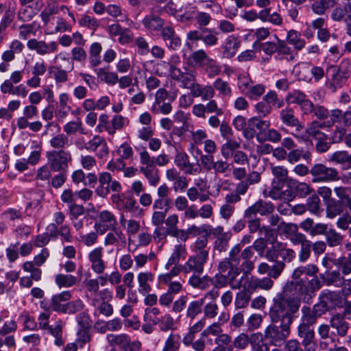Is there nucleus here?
<instances>
[{"label":"nucleus","instance_id":"nucleus-1","mask_svg":"<svg viewBox=\"0 0 351 351\" xmlns=\"http://www.w3.org/2000/svg\"><path fill=\"white\" fill-rule=\"evenodd\" d=\"M300 306V299L295 297L278 296L270 308L269 316L272 323H279L291 327Z\"/></svg>","mask_w":351,"mask_h":351},{"label":"nucleus","instance_id":"nucleus-2","mask_svg":"<svg viewBox=\"0 0 351 351\" xmlns=\"http://www.w3.org/2000/svg\"><path fill=\"white\" fill-rule=\"evenodd\" d=\"M317 271V267L313 265L300 266L295 269L291 275L292 280L286 283L284 291L292 293L297 297H301L307 291L306 287L307 278L303 276H314Z\"/></svg>","mask_w":351,"mask_h":351},{"label":"nucleus","instance_id":"nucleus-3","mask_svg":"<svg viewBox=\"0 0 351 351\" xmlns=\"http://www.w3.org/2000/svg\"><path fill=\"white\" fill-rule=\"evenodd\" d=\"M277 323L270 324L266 327L262 335L263 339L267 341L270 345L274 346H281L286 342V339L290 335L291 327Z\"/></svg>","mask_w":351,"mask_h":351},{"label":"nucleus","instance_id":"nucleus-4","mask_svg":"<svg viewBox=\"0 0 351 351\" xmlns=\"http://www.w3.org/2000/svg\"><path fill=\"white\" fill-rule=\"evenodd\" d=\"M262 341L263 337L261 332L252 333L251 335L241 332L234 339L232 345L234 348L242 350L247 349L251 345L254 351H269L267 343L260 346V342Z\"/></svg>","mask_w":351,"mask_h":351},{"label":"nucleus","instance_id":"nucleus-5","mask_svg":"<svg viewBox=\"0 0 351 351\" xmlns=\"http://www.w3.org/2000/svg\"><path fill=\"white\" fill-rule=\"evenodd\" d=\"M195 247L197 254L190 257L184 265L183 271L184 273L201 274L203 271L204 265L208 259V251L206 250L204 243H196Z\"/></svg>","mask_w":351,"mask_h":351},{"label":"nucleus","instance_id":"nucleus-6","mask_svg":"<svg viewBox=\"0 0 351 351\" xmlns=\"http://www.w3.org/2000/svg\"><path fill=\"white\" fill-rule=\"evenodd\" d=\"M240 274V269L238 267L232 269L230 271L217 273L213 278V285L215 288H223L229 285L232 289H239L242 286L243 278L237 279Z\"/></svg>","mask_w":351,"mask_h":351},{"label":"nucleus","instance_id":"nucleus-7","mask_svg":"<svg viewBox=\"0 0 351 351\" xmlns=\"http://www.w3.org/2000/svg\"><path fill=\"white\" fill-rule=\"evenodd\" d=\"M313 182H328L340 179L338 171L333 167H326L322 163L315 164L310 169Z\"/></svg>","mask_w":351,"mask_h":351},{"label":"nucleus","instance_id":"nucleus-8","mask_svg":"<svg viewBox=\"0 0 351 351\" xmlns=\"http://www.w3.org/2000/svg\"><path fill=\"white\" fill-rule=\"evenodd\" d=\"M50 168L53 171H60L67 167L68 162L71 160L69 152L61 150H53L47 152Z\"/></svg>","mask_w":351,"mask_h":351},{"label":"nucleus","instance_id":"nucleus-9","mask_svg":"<svg viewBox=\"0 0 351 351\" xmlns=\"http://www.w3.org/2000/svg\"><path fill=\"white\" fill-rule=\"evenodd\" d=\"M324 128H327L324 121L321 122L315 120L311 121L307 125L304 134H300V132H299L297 133H292V135L298 141H308L309 137H312L315 140L320 139L326 135L325 133L321 132V130Z\"/></svg>","mask_w":351,"mask_h":351},{"label":"nucleus","instance_id":"nucleus-10","mask_svg":"<svg viewBox=\"0 0 351 351\" xmlns=\"http://www.w3.org/2000/svg\"><path fill=\"white\" fill-rule=\"evenodd\" d=\"M161 11L162 8L158 6L152 7L150 9L149 14L143 18L142 24L147 31H161V29L164 27V20L158 14H157V13H160Z\"/></svg>","mask_w":351,"mask_h":351},{"label":"nucleus","instance_id":"nucleus-11","mask_svg":"<svg viewBox=\"0 0 351 351\" xmlns=\"http://www.w3.org/2000/svg\"><path fill=\"white\" fill-rule=\"evenodd\" d=\"M88 152H93L99 159H106L109 154V147L104 136L95 135L89 140Z\"/></svg>","mask_w":351,"mask_h":351},{"label":"nucleus","instance_id":"nucleus-12","mask_svg":"<svg viewBox=\"0 0 351 351\" xmlns=\"http://www.w3.org/2000/svg\"><path fill=\"white\" fill-rule=\"evenodd\" d=\"M285 101L288 104L300 106L304 114L311 107V101L308 99L307 95L303 91L299 89H293L289 92L286 95Z\"/></svg>","mask_w":351,"mask_h":351},{"label":"nucleus","instance_id":"nucleus-13","mask_svg":"<svg viewBox=\"0 0 351 351\" xmlns=\"http://www.w3.org/2000/svg\"><path fill=\"white\" fill-rule=\"evenodd\" d=\"M298 335L302 339V345L304 346L305 351H315V332L310 326L300 324L298 327Z\"/></svg>","mask_w":351,"mask_h":351},{"label":"nucleus","instance_id":"nucleus-14","mask_svg":"<svg viewBox=\"0 0 351 351\" xmlns=\"http://www.w3.org/2000/svg\"><path fill=\"white\" fill-rule=\"evenodd\" d=\"M274 210L275 206L271 202L259 199L245 210V217L252 219L257 213L261 215H269L274 213Z\"/></svg>","mask_w":351,"mask_h":351},{"label":"nucleus","instance_id":"nucleus-15","mask_svg":"<svg viewBox=\"0 0 351 351\" xmlns=\"http://www.w3.org/2000/svg\"><path fill=\"white\" fill-rule=\"evenodd\" d=\"M160 36L166 46L172 50H178L182 45L180 36L176 34L172 26L164 27L160 32Z\"/></svg>","mask_w":351,"mask_h":351},{"label":"nucleus","instance_id":"nucleus-16","mask_svg":"<svg viewBox=\"0 0 351 351\" xmlns=\"http://www.w3.org/2000/svg\"><path fill=\"white\" fill-rule=\"evenodd\" d=\"M106 338L109 343L119 345L125 351H134L135 348L141 347L140 342H131L130 337L126 334H108Z\"/></svg>","mask_w":351,"mask_h":351},{"label":"nucleus","instance_id":"nucleus-17","mask_svg":"<svg viewBox=\"0 0 351 351\" xmlns=\"http://www.w3.org/2000/svg\"><path fill=\"white\" fill-rule=\"evenodd\" d=\"M27 45L30 50H35L40 56L53 53L57 51L58 47L56 41L47 44L45 41L38 40L35 38L29 40Z\"/></svg>","mask_w":351,"mask_h":351},{"label":"nucleus","instance_id":"nucleus-18","mask_svg":"<svg viewBox=\"0 0 351 351\" xmlns=\"http://www.w3.org/2000/svg\"><path fill=\"white\" fill-rule=\"evenodd\" d=\"M276 93L274 90H269L265 94L262 101H258L254 106L255 111L259 117H265L271 112V102L276 101Z\"/></svg>","mask_w":351,"mask_h":351},{"label":"nucleus","instance_id":"nucleus-19","mask_svg":"<svg viewBox=\"0 0 351 351\" xmlns=\"http://www.w3.org/2000/svg\"><path fill=\"white\" fill-rule=\"evenodd\" d=\"M280 119L282 123L287 126L295 127V133L304 129V125L295 115L293 109L290 107H287L280 110Z\"/></svg>","mask_w":351,"mask_h":351},{"label":"nucleus","instance_id":"nucleus-20","mask_svg":"<svg viewBox=\"0 0 351 351\" xmlns=\"http://www.w3.org/2000/svg\"><path fill=\"white\" fill-rule=\"evenodd\" d=\"M175 162L186 174L194 175L201 172L200 166L189 162V156L186 153H178L176 156Z\"/></svg>","mask_w":351,"mask_h":351},{"label":"nucleus","instance_id":"nucleus-21","mask_svg":"<svg viewBox=\"0 0 351 351\" xmlns=\"http://www.w3.org/2000/svg\"><path fill=\"white\" fill-rule=\"evenodd\" d=\"M278 230L281 234H285L287 239L291 241H307L305 236L298 232V226L295 223L281 222Z\"/></svg>","mask_w":351,"mask_h":351},{"label":"nucleus","instance_id":"nucleus-22","mask_svg":"<svg viewBox=\"0 0 351 351\" xmlns=\"http://www.w3.org/2000/svg\"><path fill=\"white\" fill-rule=\"evenodd\" d=\"M330 326L335 330V332H332L333 335H336L341 337H345L349 329V323L346 322L343 315L340 313H336L330 319Z\"/></svg>","mask_w":351,"mask_h":351},{"label":"nucleus","instance_id":"nucleus-23","mask_svg":"<svg viewBox=\"0 0 351 351\" xmlns=\"http://www.w3.org/2000/svg\"><path fill=\"white\" fill-rule=\"evenodd\" d=\"M249 221V229L251 233H254L256 231H258L259 234H265V238L259 237L255 239V241H264L265 239L267 241H270L271 239H276V233L274 230H271L269 227H263L260 228V221L259 219H250Z\"/></svg>","mask_w":351,"mask_h":351},{"label":"nucleus","instance_id":"nucleus-24","mask_svg":"<svg viewBox=\"0 0 351 351\" xmlns=\"http://www.w3.org/2000/svg\"><path fill=\"white\" fill-rule=\"evenodd\" d=\"M270 246L265 243H258L254 246L256 251L259 252L260 255L264 256L269 261H276L279 258L280 243H269Z\"/></svg>","mask_w":351,"mask_h":351},{"label":"nucleus","instance_id":"nucleus-25","mask_svg":"<svg viewBox=\"0 0 351 351\" xmlns=\"http://www.w3.org/2000/svg\"><path fill=\"white\" fill-rule=\"evenodd\" d=\"M98 222L95 228L97 233L104 234L106 229L112 228L116 224V219L113 214L108 210L101 211L98 216Z\"/></svg>","mask_w":351,"mask_h":351},{"label":"nucleus","instance_id":"nucleus-26","mask_svg":"<svg viewBox=\"0 0 351 351\" xmlns=\"http://www.w3.org/2000/svg\"><path fill=\"white\" fill-rule=\"evenodd\" d=\"M319 298L324 301L329 310L343 308L342 298L335 291H324L320 293Z\"/></svg>","mask_w":351,"mask_h":351},{"label":"nucleus","instance_id":"nucleus-27","mask_svg":"<svg viewBox=\"0 0 351 351\" xmlns=\"http://www.w3.org/2000/svg\"><path fill=\"white\" fill-rule=\"evenodd\" d=\"M69 11V8L66 5L59 6L56 0H47V4L44 10L40 13V17L45 25H47L50 21V16L58 13L59 10Z\"/></svg>","mask_w":351,"mask_h":351},{"label":"nucleus","instance_id":"nucleus-28","mask_svg":"<svg viewBox=\"0 0 351 351\" xmlns=\"http://www.w3.org/2000/svg\"><path fill=\"white\" fill-rule=\"evenodd\" d=\"M274 284V281L269 276L263 278L252 276L249 279L247 286L249 291L253 293L258 289L268 291L273 287Z\"/></svg>","mask_w":351,"mask_h":351},{"label":"nucleus","instance_id":"nucleus-29","mask_svg":"<svg viewBox=\"0 0 351 351\" xmlns=\"http://www.w3.org/2000/svg\"><path fill=\"white\" fill-rule=\"evenodd\" d=\"M154 280V275L150 271L140 272L137 275V282L138 283V292L141 294L145 295L152 291L151 284Z\"/></svg>","mask_w":351,"mask_h":351},{"label":"nucleus","instance_id":"nucleus-30","mask_svg":"<svg viewBox=\"0 0 351 351\" xmlns=\"http://www.w3.org/2000/svg\"><path fill=\"white\" fill-rule=\"evenodd\" d=\"M46 234L48 237V240L60 239L66 241H69L71 239V234L69 228L66 226H62L59 230H57V227L55 223H51L47 228Z\"/></svg>","mask_w":351,"mask_h":351},{"label":"nucleus","instance_id":"nucleus-31","mask_svg":"<svg viewBox=\"0 0 351 351\" xmlns=\"http://www.w3.org/2000/svg\"><path fill=\"white\" fill-rule=\"evenodd\" d=\"M171 250V254L165 265L166 269H169L173 265L178 264L180 259H184L186 256L187 252L184 244H176L173 245Z\"/></svg>","mask_w":351,"mask_h":351},{"label":"nucleus","instance_id":"nucleus-32","mask_svg":"<svg viewBox=\"0 0 351 351\" xmlns=\"http://www.w3.org/2000/svg\"><path fill=\"white\" fill-rule=\"evenodd\" d=\"M99 185L95 190V193L101 197H106L110 193V186L112 180L110 173L103 172L98 178Z\"/></svg>","mask_w":351,"mask_h":351},{"label":"nucleus","instance_id":"nucleus-33","mask_svg":"<svg viewBox=\"0 0 351 351\" xmlns=\"http://www.w3.org/2000/svg\"><path fill=\"white\" fill-rule=\"evenodd\" d=\"M0 90L3 94H10L12 95L21 96L22 97H25L28 93L27 89L23 84L14 86L8 81H4L1 84Z\"/></svg>","mask_w":351,"mask_h":351},{"label":"nucleus","instance_id":"nucleus-34","mask_svg":"<svg viewBox=\"0 0 351 351\" xmlns=\"http://www.w3.org/2000/svg\"><path fill=\"white\" fill-rule=\"evenodd\" d=\"M206 325L205 318H202L194 323L189 328L188 332L183 337L182 343L185 346H189L195 339V335L202 331Z\"/></svg>","mask_w":351,"mask_h":351},{"label":"nucleus","instance_id":"nucleus-35","mask_svg":"<svg viewBox=\"0 0 351 351\" xmlns=\"http://www.w3.org/2000/svg\"><path fill=\"white\" fill-rule=\"evenodd\" d=\"M326 206V215L329 219H335L343 212V204L335 199H329Z\"/></svg>","mask_w":351,"mask_h":351},{"label":"nucleus","instance_id":"nucleus-36","mask_svg":"<svg viewBox=\"0 0 351 351\" xmlns=\"http://www.w3.org/2000/svg\"><path fill=\"white\" fill-rule=\"evenodd\" d=\"M210 59V57L202 49L192 52L189 57L191 64L197 68H202Z\"/></svg>","mask_w":351,"mask_h":351},{"label":"nucleus","instance_id":"nucleus-37","mask_svg":"<svg viewBox=\"0 0 351 351\" xmlns=\"http://www.w3.org/2000/svg\"><path fill=\"white\" fill-rule=\"evenodd\" d=\"M311 152L308 150H305L303 147L294 148L288 152L287 161L291 164H295L304 159L309 160L311 159Z\"/></svg>","mask_w":351,"mask_h":351},{"label":"nucleus","instance_id":"nucleus-38","mask_svg":"<svg viewBox=\"0 0 351 351\" xmlns=\"http://www.w3.org/2000/svg\"><path fill=\"white\" fill-rule=\"evenodd\" d=\"M335 3V0H314L311 8L315 14L323 15L328 10L333 8Z\"/></svg>","mask_w":351,"mask_h":351},{"label":"nucleus","instance_id":"nucleus-39","mask_svg":"<svg viewBox=\"0 0 351 351\" xmlns=\"http://www.w3.org/2000/svg\"><path fill=\"white\" fill-rule=\"evenodd\" d=\"M332 70L333 71V74L331 82L327 85V87L331 93H335L338 88H340L346 84L348 76L341 73L337 71H335L332 68Z\"/></svg>","mask_w":351,"mask_h":351},{"label":"nucleus","instance_id":"nucleus-40","mask_svg":"<svg viewBox=\"0 0 351 351\" xmlns=\"http://www.w3.org/2000/svg\"><path fill=\"white\" fill-rule=\"evenodd\" d=\"M240 45L239 40L232 36L227 38L223 47V55L227 58H232L237 53Z\"/></svg>","mask_w":351,"mask_h":351},{"label":"nucleus","instance_id":"nucleus-41","mask_svg":"<svg viewBox=\"0 0 351 351\" xmlns=\"http://www.w3.org/2000/svg\"><path fill=\"white\" fill-rule=\"evenodd\" d=\"M301 34L296 30L291 29L287 32L286 40L288 43L292 45L295 49L300 51L304 48L306 42L300 38Z\"/></svg>","mask_w":351,"mask_h":351},{"label":"nucleus","instance_id":"nucleus-42","mask_svg":"<svg viewBox=\"0 0 351 351\" xmlns=\"http://www.w3.org/2000/svg\"><path fill=\"white\" fill-rule=\"evenodd\" d=\"M240 143L234 139L228 140L221 147V156L225 159L230 158L233 156L235 151L240 147Z\"/></svg>","mask_w":351,"mask_h":351},{"label":"nucleus","instance_id":"nucleus-43","mask_svg":"<svg viewBox=\"0 0 351 351\" xmlns=\"http://www.w3.org/2000/svg\"><path fill=\"white\" fill-rule=\"evenodd\" d=\"M252 292L249 291L247 286L245 289L239 291L235 298L234 305L237 308H244L247 306Z\"/></svg>","mask_w":351,"mask_h":351},{"label":"nucleus","instance_id":"nucleus-44","mask_svg":"<svg viewBox=\"0 0 351 351\" xmlns=\"http://www.w3.org/2000/svg\"><path fill=\"white\" fill-rule=\"evenodd\" d=\"M204 302L203 298L191 302L187 306L186 316L191 320L194 319L202 313Z\"/></svg>","mask_w":351,"mask_h":351},{"label":"nucleus","instance_id":"nucleus-45","mask_svg":"<svg viewBox=\"0 0 351 351\" xmlns=\"http://www.w3.org/2000/svg\"><path fill=\"white\" fill-rule=\"evenodd\" d=\"M275 38L277 41V50L276 53L279 56H287V60H293L295 59V54L291 48L283 40H280L276 35Z\"/></svg>","mask_w":351,"mask_h":351},{"label":"nucleus","instance_id":"nucleus-46","mask_svg":"<svg viewBox=\"0 0 351 351\" xmlns=\"http://www.w3.org/2000/svg\"><path fill=\"white\" fill-rule=\"evenodd\" d=\"M320 199L317 194H313L306 200V209L312 214L319 216L322 212Z\"/></svg>","mask_w":351,"mask_h":351},{"label":"nucleus","instance_id":"nucleus-47","mask_svg":"<svg viewBox=\"0 0 351 351\" xmlns=\"http://www.w3.org/2000/svg\"><path fill=\"white\" fill-rule=\"evenodd\" d=\"M56 285L59 287H71L77 282V278L71 274H59L55 279Z\"/></svg>","mask_w":351,"mask_h":351},{"label":"nucleus","instance_id":"nucleus-48","mask_svg":"<svg viewBox=\"0 0 351 351\" xmlns=\"http://www.w3.org/2000/svg\"><path fill=\"white\" fill-rule=\"evenodd\" d=\"M49 73L53 74L56 83H64L68 80V71L62 69V64L49 67Z\"/></svg>","mask_w":351,"mask_h":351},{"label":"nucleus","instance_id":"nucleus-49","mask_svg":"<svg viewBox=\"0 0 351 351\" xmlns=\"http://www.w3.org/2000/svg\"><path fill=\"white\" fill-rule=\"evenodd\" d=\"M208 77L213 78L221 72V67L217 61L212 58L202 67Z\"/></svg>","mask_w":351,"mask_h":351},{"label":"nucleus","instance_id":"nucleus-50","mask_svg":"<svg viewBox=\"0 0 351 351\" xmlns=\"http://www.w3.org/2000/svg\"><path fill=\"white\" fill-rule=\"evenodd\" d=\"M173 98L169 99L168 101H161L158 103H153L150 110L154 114H169L172 111V106L171 102Z\"/></svg>","mask_w":351,"mask_h":351},{"label":"nucleus","instance_id":"nucleus-51","mask_svg":"<svg viewBox=\"0 0 351 351\" xmlns=\"http://www.w3.org/2000/svg\"><path fill=\"white\" fill-rule=\"evenodd\" d=\"M311 113H313L317 119L324 121L328 119L330 115V112L326 108L320 105H314L312 101L311 107H310L308 111H306L304 114H309Z\"/></svg>","mask_w":351,"mask_h":351},{"label":"nucleus","instance_id":"nucleus-52","mask_svg":"<svg viewBox=\"0 0 351 351\" xmlns=\"http://www.w3.org/2000/svg\"><path fill=\"white\" fill-rule=\"evenodd\" d=\"M140 171L146 177L150 185L155 186L159 182L160 178L158 175V171L154 169V165L141 167Z\"/></svg>","mask_w":351,"mask_h":351},{"label":"nucleus","instance_id":"nucleus-53","mask_svg":"<svg viewBox=\"0 0 351 351\" xmlns=\"http://www.w3.org/2000/svg\"><path fill=\"white\" fill-rule=\"evenodd\" d=\"M265 86L262 84H252L245 95L252 100H258L265 92Z\"/></svg>","mask_w":351,"mask_h":351},{"label":"nucleus","instance_id":"nucleus-54","mask_svg":"<svg viewBox=\"0 0 351 351\" xmlns=\"http://www.w3.org/2000/svg\"><path fill=\"white\" fill-rule=\"evenodd\" d=\"M326 285H334L337 287H341L345 282V278L341 275L339 271H332L329 272L325 279Z\"/></svg>","mask_w":351,"mask_h":351},{"label":"nucleus","instance_id":"nucleus-55","mask_svg":"<svg viewBox=\"0 0 351 351\" xmlns=\"http://www.w3.org/2000/svg\"><path fill=\"white\" fill-rule=\"evenodd\" d=\"M63 130L68 135L74 134L77 132H80L81 134H85L84 130L82 127V122L80 119L66 123L64 125Z\"/></svg>","mask_w":351,"mask_h":351},{"label":"nucleus","instance_id":"nucleus-56","mask_svg":"<svg viewBox=\"0 0 351 351\" xmlns=\"http://www.w3.org/2000/svg\"><path fill=\"white\" fill-rule=\"evenodd\" d=\"M271 173L274 176L272 181L284 184L287 179L288 171L282 166L271 167Z\"/></svg>","mask_w":351,"mask_h":351},{"label":"nucleus","instance_id":"nucleus-57","mask_svg":"<svg viewBox=\"0 0 351 351\" xmlns=\"http://www.w3.org/2000/svg\"><path fill=\"white\" fill-rule=\"evenodd\" d=\"M159 328L162 332L174 329L175 321L170 314L166 313L158 319Z\"/></svg>","mask_w":351,"mask_h":351},{"label":"nucleus","instance_id":"nucleus-58","mask_svg":"<svg viewBox=\"0 0 351 351\" xmlns=\"http://www.w3.org/2000/svg\"><path fill=\"white\" fill-rule=\"evenodd\" d=\"M213 235V239H217L219 241H227L231 239L230 232H224L223 228L218 226L215 228H212L210 226V232H208V237Z\"/></svg>","mask_w":351,"mask_h":351},{"label":"nucleus","instance_id":"nucleus-59","mask_svg":"<svg viewBox=\"0 0 351 351\" xmlns=\"http://www.w3.org/2000/svg\"><path fill=\"white\" fill-rule=\"evenodd\" d=\"M294 184L293 189L295 191V196L300 198H305L313 191L310 185L306 182H295Z\"/></svg>","mask_w":351,"mask_h":351},{"label":"nucleus","instance_id":"nucleus-60","mask_svg":"<svg viewBox=\"0 0 351 351\" xmlns=\"http://www.w3.org/2000/svg\"><path fill=\"white\" fill-rule=\"evenodd\" d=\"M178 338V335L171 333L165 340L162 351H178L180 348Z\"/></svg>","mask_w":351,"mask_h":351},{"label":"nucleus","instance_id":"nucleus-61","mask_svg":"<svg viewBox=\"0 0 351 351\" xmlns=\"http://www.w3.org/2000/svg\"><path fill=\"white\" fill-rule=\"evenodd\" d=\"M213 87L223 96H230L232 94V89L228 82L221 78H217L214 81Z\"/></svg>","mask_w":351,"mask_h":351},{"label":"nucleus","instance_id":"nucleus-62","mask_svg":"<svg viewBox=\"0 0 351 351\" xmlns=\"http://www.w3.org/2000/svg\"><path fill=\"white\" fill-rule=\"evenodd\" d=\"M254 84L248 75L239 74L237 77V86L240 92L244 95Z\"/></svg>","mask_w":351,"mask_h":351},{"label":"nucleus","instance_id":"nucleus-63","mask_svg":"<svg viewBox=\"0 0 351 351\" xmlns=\"http://www.w3.org/2000/svg\"><path fill=\"white\" fill-rule=\"evenodd\" d=\"M23 216V213L19 209L10 208L5 210L1 215V219L4 221H15L16 220L21 219Z\"/></svg>","mask_w":351,"mask_h":351},{"label":"nucleus","instance_id":"nucleus-64","mask_svg":"<svg viewBox=\"0 0 351 351\" xmlns=\"http://www.w3.org/2000/svg\"><path fill=\"white\" fill-rule=\"evenodd\" d=\"M302 322L301 324H304L307 326H311L314 324L317 317H319V315H317L315 312L312 309H311L309 307H304L302 308Z\"/></svg>","mask_w":351,"mask_h":351}]
</instances>
